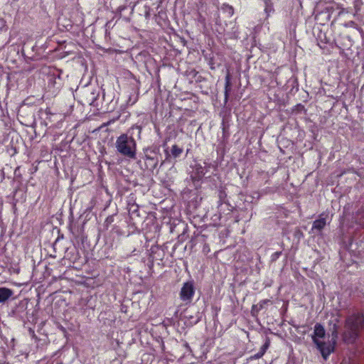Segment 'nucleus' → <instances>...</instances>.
<instances>
[{
    "label": "nucleus",
    "mask_w": 364,
    "mask_h": 364,
    "mask_svg": "<svg viewBox=\"0 0 364 364\" xmlns=\"http://www.w3.org/2000/svg\"><path fill=\"white\" fill-rule=\"evenodd\" d=\"M137 131V136L141 137V127L137 124L132 125L126 134H122L117 138L115 147L117 151L123 156L129 159H135L136 156V142L133 135Z\"/></svg>",
    "instance_id": "1"
},
{
    "label": "nucleus",
    "mask_w": 364,
    "mask_h": 364,
    "mask_svg": "<svg viewBox=\"0 0 364 364\" xmlns=\"http://www.w3.org/2000/svg\"><path fill=\"white\" fill-rule=\"evenodd\" d=\"M326 335V331L322 324L316 323L314 328V335L312 336V341L316 346L317 349L320 351L323 358L326 360L329 355L334 352L336 346V338H337L338 332L336 325L335 329L332 333V341L326 343L321 341L318 338H323Z\"/></svg>",
    "instance_id": "2"
},
{
    "label": "nucleus",
    "mask_w": 364,
    "mask_h": 364,
    "mask_svg": "<svg viewBox=\"0 0 364 364\" xmlns=\"http://www.w3.org/2000/svg\"><path fill=\"white\" fill-rule=\"evenodd\" d=\"M363 324L364 315L362 313H353L348 316L345 321L343 341L348 344H354L360 336V331Z\"/></svg>",
    "instance_id": "3"
},
{
    "label": "nucleus",
    "mask_w": 364,
    "mask_h": 364,
    "mask_svg": "<svg viewBox=\"0 0 364 364\" xmlns=\"http://www.w3.org/2000/svg\"><path fill=\"white\" fill-rule=\"evenodd\" d=\"M195 294V289L191 282H185L180 291V298L183 301H191Z\"/></svg>",
    "instance_id": "4"
},
{
    "label": "nucleus",
    "mask_w": 364,
    "mask_h": 364,
    "mask_svg": "<svg viewBox=\"0 0 364 364\" xmlns=\"http://www.w3.org/2000/svg\"><path fill=\"white\" fill-rule=\"evenodd\" d=\"M232 76L230 74V71L229 69H227L226 75L225 77V89H224V100L225 102H228L229 99L230 92L232 90Z\"/></svg>",
    "instance_id": "5"
},
{
    "label": "nucleus",
    "mask_w": 364,
    "mask_h": 364,
    "mask_svg": "<svg viewBox=\"0 0 364 364\" xmlns=\"http://www.w3.org/2000/svg\"><path fill=\"white\" fill-rule=\"evenodd\" d=\"M325 214L323 213L319 215V218L314 221L312 225V230H316L321 231L326 225V218L324 217Z\"/></svg>",
    "instance_id": "6"
},
{
    "label": "nucleus",
    "mask_w": 364,
    "mask_h": 364,
    "mask_svg": "<svg viewBox=\"0 0 364 364\" xmlns=\"http://www.w3.org/2000/svg\"><path fill=\"white\" fill-rule=\"evenodd\" d=\"M14 294V291L6 287H0V303H5Z\"/></svg>",
    "instance_id": "7"
},
{
    "label": "nucleus",
    "mask_w": 364,
    "mask_h": 364,
    "mask_svg": "<svg viewBox=\"0 0 364 364\" xmlns=\"http://www.w3.org/2000/svg\"><path fill=\"white\" fill-rule=\"evenodd\" d=\"M269 346H270V341L269 338H267L264 343L261 346L259 350L255 355H251L250 358L251 360L261 358L264 355V353L269 348Z\"/></svg>",
    "instance_id": "8"
},
{
    "label": "nucleus",
    "mask_w": 364,
    "mask_h": 364,
    "mask_svg": "<svg viewBox=\"0 0 364 364\" xmlns=\"http://www.w3.org/2000/svg\"><path fill=\"white\" fill-rule=\"evenodd\" d=\"M183 150L182 148L179 147L178 145L174 144L172 146L171 149V156L174 159H177L181 156Z\"/></svg>",
    "instance_id": "9"
},
{
    "label": "nucleus",
    "mask_w": 364,
    "mask_h": 364,
    "mask_svg": "<svg viewBox=\"0 0 364 364\" xmlns=\"http://www.w3.org/2000/svg\"><path fill=\"white\" fill-rule=\"evenodd\" d=\"M355 223L358 225H364V210L363 209H359L356 212L355 215Z\"/></svg>",
    "instance_id": "10"
},
{
    "label": "nucleus",
    "mask_w": 364,
    "mask_h": 364,
    "mask_svg": "<svg viewBox=\"0 0 364 364\" xmlns=\"http://www.w3.org/2000/svg\"><path fill=\"white\" fill-rule=\"evenodd\" d=\"M221 8H222V10L224 12H226L230 17L233 16L234 9L232 6H230L229 4H223Z\"/></svg>",
    "instance_id": "11"
},
{
    "label": "nucleus",
    "mask_w": 364,
    "mask_h": 364,
    "mask_svg": "<svg viewBox=\"0 0 364 364\" xmlns=\"http://www.w3.org/2000/svg\"><path fill=\"white\" fill-rule=\"evenodd\" d=\"M265 4V11L267 13L273 9V4L272 0H264Z\"/></svg>",
    "instance_id": "12"
},
{
    "label": "nucleus",
    "mask_w": 364,
    "mask_h": 364,
    "mask_svg": "<svg viewBox=\"0 0 364 364\" xmlns=\"http://www.w3.org/2000/svg\"><path fill=\"white\" fill-rule=\"evenodd\" d=\"M282 251H277L272 254L271 255V262H276L279 257L282 255Z\"/></svg>",
    "instance_id": "13"
},
{
    "label": "nucleus",
    "mask_w": 364,
    "mask_h": 364,
    "mask_svg": "<svg viewBox=\"0 0 364 364\" xmlns=\"http://www.w3.org/2000/svg\"><path fill=\"white\" fill-rule=\"evenodd\" d=\"M48 84L55 86L57 84L55 75L53 74L48 77Z\"/></svg>",
    "instance_id": "14"
},
{
    "label": "nucleus",
    "mask_w": 364,
    "mask_h": 364,
    "mask_svg": "<svg viewBox=\"0 0 364 364\" xmlns=\"http://www.w3.org/2000/svg\"><path fill=\"white\" fill-rule=\"evenodd\" d=\"M145 159H146V160H150V161H154V162H155V164H157V159H155L154 157H151V156H149V155H148V154H145Z\"/></svg>",
    "instance_id": "15"
},
{
    "label": "nucleus",
    "mask_w": 364,
    "mask_h": 364,
    "mask_svg": "<svg viewBox=\"0 0 364 364\" xmlns=\"http://www.w3.org/2000/svg\"><path fill=\"white\" fill-rule=\"evenodd\" d=\"M209 65H210V68L211 70H215V65H214V63L213 62V58H210V61H209Z\"/></svg>",
    "instance_id": "16"
},
{
    "label": "nucleus",
    "mask_w": 364,
    "mask_h": 364,
    "mask_svg": "<svg viewBox=\"0 0 364 364\" xmlns=\"http://www.w3.org/2000/svg\"><path fill=\"white\" fill-rule=\"evenodd\" d=\"M91 94L93 95V96L92 97L91 99L88 100L87 102H94L95 100H96V96L95 95V92H92Z\"/></svg>",
    "instance_id": "17"
},
{
    "label": "nucleus",
    "mask_w": 364,
    "mask_h": 364,
    "mask_svg": "<svg viewBox=\"0 0 364 364\" xmlns=\"http://www.w3.org/2000/svg\"><path fill=\"white\" fill-rule=\"evenodd\" d=\"M198 21H199V22H200L203 24L205 23V19L202 16H200V18Z\"/></svg>",
    "instance_id": "18"
},
{
    "label": "nucleus",
    "mask_w": 364,
    "mask_h": 364,
    "mask_svg": "<svg viewBox=\"0 0 364 364\" xmlns=\"http://www.w3.org/2000/svg\"><path fill=\"white\" fill-rule=\"evenodd\" d=\"M19 170H20V166H18V167L16 168V169L14 171V174L16 176H17V171H19Z\"/></svg>",
    "instance_id": "19"
},
{
    "label": "nucleus",
    "mask_w": 364,
    "mask_h": 364,
    "mask_svg": "<svg viewBox=\"0 0 364 364\" xmlns=\"http://www.w3.org/2000/svg\"><path fill=\"white\" fill-rule=\"evenodd\" d=\"M191 73H193L194 74V77L198 75V72L196 70H193Z\"/></svg>",
    "instance_id": "20"
},
{
    "label": "nucleus",
    "mask_w": 364,
    "mask_h": 364,
    "mask_svg": "<svg viewBox=\"0 0 364 364\" xmlns=\"http://www.w3.org/2000/svg\"><path fill=\"white\" fill-rule=\"evenodd\" d=\"M58 80H60V75H58Z\"/></svg>",
    "instance_id": "21"
},
{
    "label": "nucleus",
    "mask_w": 364,
    "mask_h": 364,
    "mask_svg": "<svg viewBox=\"0 0 364 364\" xmlns=\"http://www.w3.org/2000/svg\"><path fill=\"white\" fill-rule=\"evenodd\" d=\"M166 155H168V151H166Z\"/></svg>",
    "instance_id": "22"
}]
</instances>
